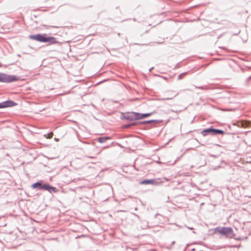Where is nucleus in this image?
I'll use <instances>...</instances> for the list:
<instances>
[{
    "label": "nucleus",
    "mask_w": 251,
    "mask_h": 251,
    "mask_svg": "<svg viewBox=\"0 0 251 251\" xmlns=\"http://www.w3.org/2000/svg\"><path fill=\"white\" fill-rule=\"evenodd\" d=\"M19 80V78L14 75H9L5 74H0V82L9 83L16 81Z\"/></svg>",
    "instance_id": "nucleus-2"
},
{
    "label": "nucleus",
    "mask_w": 251,
    "mask_h": 251,
    "mask_svg": "<svg viewBox=\"0 0 251 251\" xmlns=\"http://www.w3.org/2000/svg\"><path fill=\"white\" fill-rule=\"evenodd\" d=\"M46 34H37L34 35H30L28 38L30 39L37 41L39 42L44 43Z\"/></svg>",
    "instance_id": "nucleus-3"
},
{
    "label": "nucleus",
    "mask_w": 251,
    "mask_h": 251,
    "mask_svg": "<svg viewBox=\"0 0 251 251\" xmlns=\"http://www.w3.org/2000/svg\"><path fill=\"white\" fill-rule=\"evenodd\" d=\"M215 231L227 236H232L233 235V229L230 227H217L215 229Z\"/></svg>",
    "instance_id": "nucleus-1"
},
{
    "label": "nucleus",
    "mask_w": 251,
    "mask_h": 251,
    "mask_svg": "<svg viewBox=\"0 0 251 251\" xmlns=\"http://www.w3.org/2000/svg\"><path fill=\"white\" fill-rule=\"evenodd\" d=\"M41 185H42V183L41 182H38L33 184L32 185L31 187L33 189L37 188L39 189H41Z\"/></svg>",
    "instance_id": "nucleus-7"
},
{
    "label": "nucleus",
    "mask_w": 251,
    "mask_h": 251,
    "mask_svg": "<svg viewBox=\"0 0 251 251\" xmlns=\"http://www.w3.org/2000/svg\"><path fill=\"white\" fill-rule=\"evenodd\" d=\"M51 27H53V28H57L58 27L57 26H51Z\"/></svg>",
    "instance_id": "nucleus-15"
},
{
    "label": "nucleus",
    "mask_w": 251,
    "mask_h": 251,
    "mask_svg": "<svg viewBox=\"0 0 251 251\" xmlns=\"http://www.w3.org/2000/svg\"><path fill=\"white\" fill-rule=\"evenodd\" d=\"M8 103H9V102H4L0 103V108L8 107V106H10V105H9L8 104Z\"/></svg>",
    "instance_id": "nucleus-12"
},
{
    "label": "nucleus",
    "mask_w": 251,
    "mask_h": 251,
    "mask_svg": "<svg viewBox=\"0 0 251 251\" xmlns=\"http://www.w3.org/2000/svg\"><path fill=\"white\" fill-rule=\"evenodd\" d=\"M133 116H134V118L136 120L143 119V116H142V114L134 113Z\"/></svg>",
    "instance_id": "nucleus-9"
},
{
    "label": "nucleus",
    "mask_w": 251,
    "mask_h": 251,
    "mask_svg": "<svg viewBox=\"0 0 251 251\" xmlns=\"http://www.w3.org/2000/svg\"><path fill=\"white\" fill-rule=\"evenodd\" d=\"M44 43H49V45H52L59 43V42L56 40V38L47 36L46 34Z\"/></svg>",
    "instance_id": "nucleus-5"
},
{
    "label": "nucleus",
    "mask_w": 251,
    "mask_h": 251,
    "mask_svg": "<svg viewBox=\"0 0 251 251\" xmlns=\"http://www.w3.org/2000/svg\"><path fill=\"white\" fill-rule=\"evenodd\" d=\"M41 189L48 190L50 192H51V191H53L54 192H56V188L55 187L50 186L47 184H42V183Z\"/></svg>",
    "instance_id": "nucleus-6"
},
{
    "label": "nucleus",
    "mask_w": 251,
    "mask_h": 251,
    "mask_svg": "<svg viewBox=\"0 0 251 251\" xmlns=\"http://www.w3.org/2000/svg\"><path fill=\"white\" fill-rule=\"evenodd\" d=\"M207 132V133H211L212 134H223L224 133V131L220 129H213L212 128H207L206 129H204L202 131L203 135H205L204 133Z\"/></svg>",
    "instance_id": "nucleus-4"
},
{
    "label": "nucleus",
    "mask_w": 251,
    "mask_h": 251,
    "mask_svg": "<svg viewBox=\"0 0 251 251\" xmlns=\"http://www.w3.org/2000/svg\"><path fill=\"white\" fill-rule=\"evenodd\" d=\"M53 133L51 132L48 133L47 135H45V136L48 139H51L53 136Z\"/></svg>",
    "instance_id": "nucleus-13"
},
{
    "label": "nucleus",
    "mask_w": 251,
    "mask_h": 251,
    "mask_svg": "<svg viewBox=\"0 0 251 251\" xmlns=\"http://www.w3.org/2000/svg\"><path fill=\"white\" fill-rule=\"evenodd\" d=\"M54 139H55L56 141H58V139H56V138H55Z\"/></svg>",
    "instance_id": "nucleus-17"
},
{
    "label": "nucleus",
    "mask_w": 251,
    "mask_h": 251,
    "mask_svg": "<svg viewBox=\"0 0 251 251\" xmlns=\"http://www.w3.org/2000/svg\"><path fill=\"white\" fill-rule=\"evenodd\" d=\"M151 114H152L151 113H147V114H142V116H143V118H144L145 117H147L151 116Z\"/></svg>",
    "instance_id": "nucleus-14"
},
{
    "label": "nucleus",
    "mask_w": 251,
    "mask_h": 251,
    "mask_svg": "<svg viewBox=\"0 0 251 251\" xmlns=\"http://www.w3.org/2000/svg\"><path fill=\"white\" fill-rule=\"evenodd\" d=\"M241 124L242 127H247L250 125L251 123L249 121H243Z\"/></svg>",
    "instance_id": "nucleus-11"
},
{
    "label": "nucleus",
    "mask_w": 251,
    "mask_h": 251,
    "mask_svg": "<svg viewBox=\"0 0 251 251\" xmlns=\"http://www.w3.org/2000/svg\"><path fill=\"white\" fill-rule=\"evenodd\" d=\"M154 183V181L152 179H150V180H143L141 182V184H153Z\"/></svg>",
    "instance_id": "nucleus-8"
},
{
    "label": "nucleus",
    "mask_w": 251,
    "mask_h": 251,
    "mask_svg": "<svg viewBox=\"0 0 251 251\" xmlns=\"http://www.w3.org/2000/svg\"><path fill=\"white\" fill-rule=\"evenodd\" d=\"M108 139H109V138L107 137H100L98 139V141L100 143H103Z\"/></svg>",
    "instance_id": "nucleus-10"
},
{
    "label": "nucleus",
    "mask_w": 251,
    "mask_h": 251,
    "mask_svg": "<svg viewBox=\"0 0 251 251\" xmlns=\"http://www.w3.org/2000/svg\"><path fill=\"white\" fill-rule=\"evenodd\" d=\"M231 60L230 59H228V61H231Z\"/></svg>",
    "instance_id": "nucleus-16"
}]
</instances>
